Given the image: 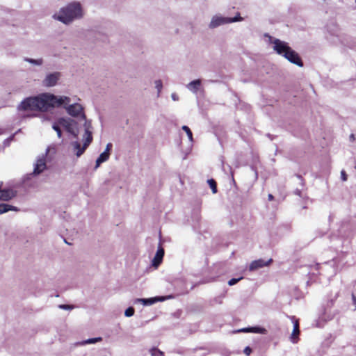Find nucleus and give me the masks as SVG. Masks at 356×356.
<instances>
[{"label": "nucleus", "instance_id": "24", "mask_svg": "<svg viewBox=\"0 0 356 356\" xmlns=\"http://www.w3.org/2000/svg\"><path fill=\"white\" fill-rule=\"evenodd\" d=\"M134 314V309L133 307H129L124 312V315L127 317H131Z\"/></svg>", "mask_w": 356, "mask_h": 356}, {"label": "nucleus", "instance_id": "30", "mask_svg": "<svg viewBox=\"0 0 356 356\" xmlns=\"http://www.w3.org/2000/svg\"><path fill=\"white\" fill-rule=\"evenodd\" d=\"M252 352V350L250 347H246L245 349H244V353L246 355H250V353Z\"/></svg>", "mask_w": 356, "mask_h": 356}, {"label": "nucleus", "instance_id": "33", "mask_svg": "<svg viewBox=\"0 0 356 356\" xmlns=\"http://www.w3.org/2000/svg\"><path fill=\"white\" fill-rule=\"evenodd\" d=\"M57 134V136L60 138L62 137V131L61 129H59L58 131H56Z\"/></svg>", "mask_w": 356, "mask_h": 356}, {"label": "nucleus", "instance_id": "39", "mask_svg": "<svg viewBox=\"0 0 356 356\" xmlns=\"http://www.w3.org/2000/svg\"><path fill=\"white\" fill-rule=\"evenodd\" d=\"M355 2H356V0H355Z\"/></svg>", "mask_w": 356, "mask_h": 356}, {"label": "nucleus", "instance_id": "17", "mask_svg": "<svg viewBox=\"0 0 356 356\" xmlns=\"http://www.w3.org/2000/svg\"><path fill=\"white\" fill-rule=\"evenodd\" d=\"M109 157H110V153L103 152L96 160L95 169L99 168V166L101 165V163L108 161Z\"/></svg>", "mask_w": 356, "mask_h": 356}, {"label": "nucleus", "instance_id": "26", "mask_svg": "<svg viewBox=\"0 0 356 356\" xmlns=\"http://www.w3.org/2000/svg\"><path fill=\"white\" fill-rule=\"evenodd\" d=\"M61 124L58 122V118L53 122L52 124V129L56 131L60 129Z\"/></svg>", "mask_w": 356, "mask_h": 356}, {"label": "nucleus", "instance_id": "15", "mask_svg": "<svg viewBox=\"0 0 356 356\" xmlns=\"http://www.w3.org/2000/svg\"><path fill=\"white\" fill-rule=\"evenodd\" d=\"M202 84L200 79H196L191 81L186 85V88L193 93H196Z\"/></svg>", "mask_w": 356, "mask_h": 356}, {"label": "nucleus", "instance_id": "12", "mask_svg": "<svg viewBox=\"0 0 356 356\" xmlns=\"http://www.w3.org/2000/svg\"><path fill=\"white\" fill-rule=\"evenodd\" d=\"M292 322L293 323V330L291 334V340L293 343H296L298 339V335L300 333L299 330V323L297 319L295 318L294 316L290 317Z\"/></svg>", "mask_w": 356, "mask_h": 356}, {"label": "nucleus", "instance_id": "37", "mask_svg": "<svg viewBox=\"0 0 356 356\" xmlns=\"http://www.w3.org/2000/svg\"><path fill=\"white\" fill-rule=\"evenodd\" d=\"M268 197L269 200H273V196L271 194H269Z\"/></svg>", "mask_w": 356, "mask_h": 356}, {"label": "nucleus", "instance_id": "11", "mask_svg": "<svg viewBox=\"0 0 356 356\" xmlns=\"http://www.w3.org/2000/svg\"><path fill=\"white\" fill-rule=\"evenodd\" d=\"M271 262V259H270L268 261H265L263 259L254 260L250 264L249 270L250 271L256 270L259 268L268 266Z\"/></svg>", "mask_w": 356, "mask_h": 356}, {"label": "nucleus", "instance_id": "36", "mask_svg": "<svg viewBox=\"0 0 356 356\" xmlns=\"http://www.w3.org/2000/svg\"><path fill=\"white\" fill-rule=\"evenodd\" d=\"M352 298H353V300L354 304L355 305V307H356V297L354 295H353Z\"/></svg>", "mask_w": 356, "mask_h": 356}, {"label": "nucleus", "instance_id": "38", "mask_svg": "<svg viewBox=\"0 0 356 356\" xmlns=\"http://www.w3.org/2000/svg\"><path fill=\"white\" fill-rule=\"evenodd\" d=\"M350 139L353 140L354 139V135L353 134H351L350 135Z\"/></svg>", "mask_w": 356, "mask_h": 356}, {"label": "nucleus", "instance_id": "5", "mask_svg": "<svg viewBox=\"0 0 356 356\" xmlns=\"http://www.w3.org/2000/svg\"><path fill=\"white\" fill-rule=\"evenodd\" d=\"M62 106L65 108L67 113L70 116L74 118L81 117L83 120H86V116L83 113V108L80 104L74 103L70 104L69 103L68 104L63 105Z\"/></svg>", "mask_w": 356, "mask_h": 356}, {"label": "nucleus", "instance_id": "4", "mask_svg": "<svg viewBox=\"0 0 356 356\" xmlns=\"http://www.w3.org/2000/svg\"><path fill=\"white\" fill-rule=\"evenodd\" d=\"M84 129L85 133L83 138L84 143L83 147H81V145L79 142H74L72 143V145L73 147V151L78 157H79L81 155L83 154L87 147L92 140L91 124L90 122L85 120Z\"/></svg>", "mask_w": 356, "mask_h": 356}, {"label": "nucleus", "instance_id": "9", "mask_svg": "<svg viewBox=\"0 0 356 356\" xmlns=\"http://www.w3.org/2000/svg\"><path fill=\"white\" fill-rule=\"evenodd\" d=\"M226 24H229L228 17H222L220 15H215L211 18L209 26L211 29H214Z\"/></svg>", "mask_w": 356, "mask_h": 356}, {"label": "nucleus", "instance_id": "7", "mask_svg": "<svg viewBox=\"0 0 356 356\" xmlns=\"http://www.w3.org/2000/svg\"><path fill=\"white\" fill-rule=\"evenodd\" d=\"M58 122L67 132L73 134L76 137L77 136L78 132L76 129V122L75 120L70 118L62 117L58 118Z\"/></svg>", "mask_w": 356, "mask_h": 356}, {"label": "nucleus", "instance_id": "19", "mask_svg": "<svg viewBox=\"0 0 356 356\" xmlns=\"http://www.w3.org/2000/svg\"><path fill=\"white\" fill-rule=\"evenodd\" d=\"M24 60L26 62H28L32 65H37V66H40L43 64L42 58L33 59V58H25Z\"/></svg>", "mask_w": 356, "mask_h": 356}, {"label": "nucleus", "instance_id": "10", "mask_svg": "<svg viewBox=\"0 0 356 356\" xmlns=\"http://www.w3.org/2000/svg\"><path fill=\"white\" fill-rule=\"evenodd\" d=\"M16 195V192L13 189H2V184L0 183V200L8 201Z\"/></svg>", "mask_w": 356, "mask_h": 356}, {"label": "nucleus", "instance_id": "22", "mask_svg": "<svg viewBox=\"0 0 356 356\" xmlns=\"http://www.w3.org/2000/svg\"><path fill=\"white\" fill-rule=\"evenodd\" d=\"M208 184H209L210 188H211L213 193H217V187H216V181L212 179H209Z\"/></svg>", "mask_w": 356, "mask_h": 356}, {"label": "nucleus", "instance_id": "1", "mask_svg": "<svg viewBox=\"0 0 356 356\" xmlns=\"http://www.w3.org/2000/svg\"><path fill=\"white\" fill-rule=\"evenodd\" d=\"M71 99L65 95H55L50 92H43L24 99L17 106L19 111L46 112L51 109L61 107L70 103Z\"/></svg>", "mask_w": 356, "mask_h": 356}, {"label": "nucleus", "instance_id": "13", "mask_svg": "<svg viewBox=\"0 0 356 356\" xmlns=\"http://www.w3.org/2000/svg\"><path fill=\"white\" fill-rule=\"evenodd\" d=\"M165 300V297H155L151 298H138L136 302H141L144 305H151L156 303L158 301H163Z\"/></svg>", "mask_w": 356, "mask_h": 356}, {"label": "nucleus", "instance_id": "27", "mask_svg": "<svg viewBox=\"0 0 356 356\" xmlns=\"http://www.w3.org/2000/svg\"><path fill=\"white\" fill-rule=\"evenodd\" d=\"M151 353L152 356H163V353L157 349H152Z\"/></svg>", "mask_w": 356, "mask_h": 356}, {"label": "nucleus", "instance_id": "29", "mask_svg": "<svg viewBox=\"0 0 356 356\" xmlns=\"http://www.w3.org/2000/svg\"><path fill=\"white\" fill-rule=\"evenodd\" d=\"M111 148H112V144L111 143H108L106 145V149H105V150L104 152H107V153H110Z\"/></svg>", "mask_w": 356, "mask_h": 356}, {"label": "nucleus", "instance_id": "31", "mask_svg": "<svg viewBox=\"0 0 356 356\" xmlns=\"http://www.w3.org/2000/svg\"><path fill=\"white\" fill-rule=\"evenodd\" d=\"M341 179L343 181L347 180V176H346L345 171L342 170L341 172Z\"/></svg>", "mask_w": 356, "mask_h": 356}, {"label": "nucleus", "instance_id": "20", "mask_svg": "<svg viewBox=\"0 0 356 356\" xmlns=\"http://www.w3.org/2000/svg\"><path fill=\"white\" fill-rule=\"evenodd\" d=\"M154 86L157 90V95H158V96H159V95L162 90V88H163V83H162L161 80H160V79L156 80L154 81Z\"/></svg>", "mask_w": 356, "mask_h": 356}, {"label": "nucleus", "instance_id": "14", "mask_svg": "<svg viewBox=\"0 0 356 356\" xmlns=\"http://www.w3.org/2000/svg\"><path fill=\"white\" fill-rule=\"evenodd\" d=\"M164 255V250L161 247H159L158 250L152 260V265L157 267L161 262Z\"/></svg>", "mask_w": 356, "mask_h": 356}, {"label": "nucleus", "instance_id": "2", "mask_svg": "<svg viewBox=\"0 0 356 356\" xmlns=\"http://www.w3.org/2000/svg\"><path fill=\"white\" fill-rule=\"evenodd\" d=\"M84 15L83 5L79 1H72L61 7L53 15V18L65 25H70L83 18Z\"/></svg>", "mask_w": 356, "mask_h": 356}, {"label": "nucleus", "instance_id": "34", "mask_svg": "<svg viewBox=\"0 0 356 356\" xmlns=\"http://www.w3.org/2000/svg\"><path fill=\"white\" fill-rule=\"evenodd\" d=\"M60 308H63V309H70V308H71V307H70V306H69V305H60Z\"/></svg>", "mask_w": 356, "mask_h": 356}, {"label": "nucleus", "instance_id": "18", "mask_svg": "<svg viewBox=\"0 0 356 356\" xmlns=\"http://www.w3.org/2000/svg\"><path fill=\"white\" fill-rule=\"evenodd\" d=\"M9 211H17V209L12 205L7 204H0V214L4 213Z\"/></svg>", "mask_w": 356, "mask_h": 356}, {"label": "nucleus", "instance_id": "32", "mask_svg": "<svg viewBox=\"0 0 356 356\" xmlns=\"http://www.w3.org/2000/svg\"><path fill=\"white\" fill-rule=\"evenodd\" d=\"M172 99L173 101H178L179 100V96L176 93H172L171 95Z\"/></svg>", "mask_w": 356, "mask_h": 356}, {"label": "nucleus", "instance_id": "6", "mask_svg": "<svg viewBox=\"0 0 356 356\" xmlns=\"http://www.w3.org/2000/svg\"><path fill=\"white\" fill-rule=\"evenodd\" d=\"M49 152V147H47L45 153L38 156L34 164L33 175H38L42 173L46 168V157Z\"/></svg>", "mask_w": 356, "mask_h": 356}, {"label": "nucleus", "instance_id": "16", "mask_svg": "<svg viewBox=\"0 0 356 356\" xmlns=\"http://www.w3.org/2000/svg\"><path fill=\"white\" fill-rule=\"evenodd\" d=\"M238 332L266 334V330L265 328L260 327H248V328H244V329L240 330Z\"/></svg>", "mask_w": 356, "mask_h": 356}, {"label": "nucleus", "instance_id": "25", "mask_svg": "<svg viewBox=\"0 0 356 356\" xmlns=\"http://www.w3.org/2000/svg\"><path fill=\"white\" fill-rule=\"evenodd\" d=\"M102 339L101 338H92V339H89L83 342V344H87V343H95L97 341H101Z\"/></svg>", "mask_w": 356, "mask_h": 356}, {"label": "nucleus", "instance_id": "8", "mask_svg": "<svg viewBox=\"0 0 356 356\" xmlns=\"http://www.w3.org/2000/svg\"><path fill=\"white\" fill-rule=\"evenodd\" d=\"M60 77V74L59 72L49 73L43 79L42 85L45 87H53L57 84Z\"/></svg>", "mask_w": 356, "mask_h": 356}, {"label": "nucleus", "instance_id": "3", "mask_svg": "<svg viewBox=\"0 0 356 356\" xmlns=\"http://www.w3.org/2000/svg\"><path fill=\"white\" fill-rule=\"evenodd\" d=\"M268 42L272 44L273 49L279 55L284 57L291 63L302 67L303 63L298 54L293 50L289 44L279 39L273 38L271 36L267 35Z\"/></svg>", "mask_w": 356, "mask_h": 356}, {"label": "nucleus", "instance_id": "23", "mask_svg": "<svg viewBox=\"0 0 356 356\" xmlns=\"http://www.w3.org/2000/svg\"><path fill=\"white\" fill-rule=\"evenodd\" d=\"M228 19H229V24L233 23V22H241L243 19V17H241L238 13L237 14V15L236 17H228Z\"/></svg>", "mask_w": 356, "mask_h": 356}, {"label": "nucleus", "instance_id": "28", "mask_svg": "<svg viewBox=\"0 0 356 356\" xmlns=\"http://www.w3.org/2000/svg\"><path fill=\"white\" fill-rule=\"evenodd\" d=\"M242 279V277H239L238 279H236V278H233V279H231L229 282H228V284L229 286H233L234 284H236L238 281H240Z\"/></svg>", "mask_w": 356, "mask_h": 356}, {"label": "nucleus", "instance_id": "21", "mask_svg": "<svg viewBox=\"0 0 356 356\" xmlns=\"http://www.w3.org/2000/svg\"><path fill=\"white\" fill-rule=\"evenodd\" d=\"M182 129L186 132L190 141H193V134L188 127L184 125Z\"/></svg>", "mask_w": 356, "mask_h": 356}, {"label": "nucleus", "instance_id": "35", "mask_svg": "<svg viewBox=\"0 0 356 356\" xmlns=\"http://www.w3.org/2000/svg\"><path fill=\"white\" fill-rule=\"evenodd\" d=\"M45 120H49V117H47V116L44 115V116L42 117V121L44 122V121H45Z\"/></svg>", "mask_w": 356, "mask_h": 356}]
</instances>
